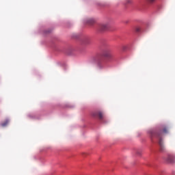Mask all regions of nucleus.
I'll list each match as a JSON object with an SVG mask.
<instances>
[{
	"label": "nucleus",
	"mask_w": 175,
	"mask_h": 175,
	"mask_svg": "<svg viewBox=\"0 0 175 175\" xmlns=\"http://www.w3.org/2000/svg\"><path fill=\"white\" fill-rule=\"evenodd\" d=\"M102 57L106 58L107 61H111L113 59V54H111V51H104Z\"/></svg>",
	"instance_id": "nucleus-3"
},
{
	"label": "nucleus",
	"mask_w": 175,
	"mask_h": 175,
	"mask_svg": "<svg viewBox=\"0 0 175 175\" xmlns=\"http://www.w3.org/2000/svg\"><path fill=\"white\" fill-rule=\"evenodd\" d=\"M107 28H109V25L107 24H100L98 27V31L103 32V31H106Z\"/></svg>",
	"instance_id": "nucleus-4"
},
{
	"label": "nucleus",
	"mask_w": 175,
	"mask_h": 175,
	"mask_svg": "<svg viewBox=\"0 0 175 175\" xmlns=\"http://www.w3.org/2000/svg\"><path fill=\"white\" fill-rule=\"evenodd\" d=\"M9 124V120H5L3 123H1V126H6Z\"/></svg>",
	"instance_id": "nucleus-9"
},
{
	"label": "nucleus",
	"mask_w": 175,
	"mask_h": 175,
	"mask_svg": "<svg viewBox=\"0 0 175 175\" xmlns=\"http://www.w3.org/2000/svg\"><path fill=\"white\" fill-rule=\"evenodd\" d=\"M149 1V2H154V1H155V0H148Z\"/></svg>",
	"instance_id": "nucleus-11"
},
{
	"label": "nucleus",
	"mask_w": 175,
	"mask_h": 175,
	"mask_svg": "<svg viewBox=\"0 0 175 175\" xmlns=\"http://www.w3.org/2000/svg\"><path fill=\"white\" fill-rule=\"evenodd\" d=\"M166 162L167 163H175V157L173 155H168L165 159Z\"/></svg>",
	"instance_id": "nucleus-5"
},
{
	"label": "nucleus",
	"mask_w": 175,
	"mask_h": 175,
	"mask_svg": "<svg viewBox=\"0 0 175 175\" xmlns=\"http://www.w3.org/2000/svg\"><path fill=\"white\" fill-rule=\"evenodd\" d=\"M159 144L160 146V148H161V151H163V150L164 148V147H163V141L161 138L159 139Z\"/></svg>",
	"instance_id": "nucleus-8"
},
{
	"label": "nucleus",
	"mask_w": 175,
	"mask_h": 175,
	"mask_svg": "<svg viewBox=\"0 0 175 175\" xmlns=\"http://www.w3.org/2000/svg\"><path fill=\"white\" fill-rule=\"evenodd\" d=\"M95 23V21L92 18L88 19L86 21V24H89V25H92Z\"/></svg>",
	"instance_id": "nucleus-7"
},
{
	"label": "nucleus",
	"mask_w": 175,
	"mask_h": 175,
	"mask_svg": "<svg viewBox=\"0 0 175 175\" xmlns=\"http://www.w3.org/2000/svg\"><path fill=\"white\" fill-rule=\"evenodd\" d=\"M137 154L138 155H140V152H137Z\"/></svg>",
	"instance_id": "nucleus-12"
},
{
	"label": "nucleus",
	"mask_w": 175,
	"mask_h": 175,
	"mask_svg": "<svg viewBox=\"0 0 175 175\" xmlns=\"http://www.w3.org/2000/svg\"><path fill=\"white\" fill-rule=\"evenodd\" d=\"M92 117L94 118H98L100 121L105 118V116L102 111H96L92 113Z\"/></svg>",
	"instance_id": "nucleus-2"
},
{
	"label": "nucleus",
	"mask_w": 175,
	"mask_h": 175,
	"mask_svg": "<svg viewBox=\"0 0 175 175\" xmlns=\"http://www.w3.org/2000/svg\"><path fill=\"white\" fill-rule=\"evenodd\" d=\"M97 66L100 68H103V59L102 57H98L97 59Z\"/></svg>",
	"instance_id": "nucleus-6"
},
{
	"label": "nucleus",
	"mask_w": 175,
	"mask_h": 175,
	"mask_svg": "<svg viewBox=\"0 0 175 175\" xmlns=\"http://www.w3.org/2000/svg\"><path fill=\"white\" fill-rule=\"evenodd\" d=\"M89 42H90V38H85L83 39V43H85V44H87Z\"/></svg>",
	"instance_id": "nucleus-10"
},
{
	"label": "nucleus",
	"mask_w": 175,
	"mask_h": 175,
	"mask_svg": "<svg viewBox=\"0 0 175 175\" xmlns=\"http://www.w3.org/2000/svg\"><path fill=\"white\" fill-rule=\"evenodd\" d=\"M137 31L139 32V29H137Z\"/></svg>",
	"instance_id": "nucleus-13"
},
{
	"label": "nucleus",
	"mask_w": 175,
	"mask_h": 175,
	"mask_svg": "<svg viewBox=\"0 0 175 175\" xmlns=\"http://www.w3.org/2000/svg\"><path fill=\"white\" fill-rule=\"evenodd\" d=\"M163 133H167V129L165 127L163 131H155V130H152L150 131V135L152 137H161V135Z\"/></svg>",
	"instance_id": "nucleus-1"
}]
</instances>
